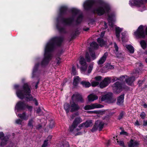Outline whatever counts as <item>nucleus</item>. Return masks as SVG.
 I'll use <instances>...</instances> for the list:
<instances>
[{
	"label": "nucleus",
	"mask_w": 147,
	"mask_h": 147,
	"mask_svg": "<svg viewBox=\"0 0 147 147\" xmlns=\"http://www.w3.org/2000/svg\"><path fill=\"white\" fill-rule=\"evenodd\" d=\"M72 101H71L70 105V111L72 112L78 110L79 109V106L75 104L74 101L78 102H83L84 101L82 96L76 93L73 95L72 96Z\"/></svg>",
	"instance_id": "nucleus-6"
},
{
	"label": "nucleus",
	"mask_w": 147,
	"mask_h": 147,
	"mask_svg": "<svg viewBox=\"0 0 147 147\" xmlns=\"http://www.w3.org/2000/svg\"><path fill=\"white\" fill-rule=\"evenodd\" d=\"M126 47L130 53H134V49L133 46L131 45H128L126 46Z\"/></svg>",
	"instance_id": "nucleus-30"
},
{
	"label": "nucleus",
	"mask_w": 147,
	"mask_h": 147,
	"mask_svg": "<svg viewBox=\"0 0 147 147\" xmlns=\"http://www.w3.org/2000/svg\"><path fill=\"white\" fill-rule=\"evenodd\" d=\"M93 65L94 63H93L90 64L88 67L87 72H86V71L85 73L83 74L87 75H89V74L91 72L93 69Z\"/></svg>",
	"instance_id": "nucleus-26"
},
{
	"label": "nucleus",
	"mask_w": 147,
	"mask_h": 147,
	"mask_svg": "<svg viewBox=\"0 0 147 147\" xmlns=\"http://www.w3.org/2000/svg\"><path fill=\"white\" fill-rule=\"evenodd\" d=\"M120 134L121 135H128L127 133L124 131H122L121 132H120Z\"/></svg>",
	"instance_id": "nucleus-56"
},
{
	"label": "nucleus",
	"mask_w": 147,
	"mask_h": 147,
	"mask_svg": "<svg viewBox=\"0 0 147 147\" xmlns=\"http://www.w3.org/2000/svg\"><path fill=\"white\" fill-rule=\"evenodd\" d=\"M34 121L33 119H30L28 121V125L31 128H33Z\"/></svg>",
	"instance_id": "nucleus-36"
},
{
	"label": "nucleus",
	"mask_w": 147,
	"mask_h": 147,
	"mask_svg": "<svg viewBox=\"0 0 147 147\" xmlns=\"http://www.w3.org/2000/svg\"><path fill=\"white\" fill-rule=\"evenodd\" d=\"M96 81L99 82L102 80V77L101 76H98L94 78Z\"/></svg>",
	"instance_id": "nucleus-44"
},
{
	"label": "nucleus",
	"mask_w": 147,
	"mask_h": 147,
	"mask_svg": "<svg viewBox=\"0 0 147 147\" xmlns=\"http://www.w3.org/2000/svg\"><path fill=\"white\" fill-rule=\"evenodd\" d=\"M83 18V16L82 14L79 15L76 20V25H78L80 24L82 22Z\"/></svg>",
	"instance_id": "nucleus-24"
},
{
	"label": "nucleus",
	"mask_w": 147,
	"mask_h": 147,
	"mask_svg": "<svg viewBox=\"0 0 147 147\" xmlns=\"http://www.w3.org/2000/svg\"><path fill=\"white\" fill-rule=\"evenodd\" d=\"M124 98V94H122L117 99V104L118 105H120L122 104L123 102Z\"/></svg>",
	"instance_id": "nucleus-27"
},
{
	"label": "nucleus",
	"mask_w": 147,
	"mask_h": 147,
	"mask_svg": "<svg viewBox=\"0 0 147 147\" xmlns=\"http://www.w3.org/2000/svg\"><path fill=\"white\" fill-rule=\"evenodd\" d=\"M124 113L123 112H121L120 114L119 117L118 119H120L122 118H123V115H124Z\"/></svg>",
	"instance_id": "nucleus-48"
},
{
	"label": "nucleus",
	"mask_w": 147,
	"mask_h": 147,
	"mask_svg": "<svg viewBox=\"0 0 147 147\" xmlns=\"http://www.w3.org/2000/svg\"><path fill=\"white\" fill-rule=\"evenodd\" d=\"M143 4V0H131L129 1V4L131 7L136 6L140 7Z\"/></svg>",
	"instance_id": "nucleus-11"
},
{
	"label": "nucleus",
	"mask_w": 147,
	"mask_h": 147,
	"mask_svg": "<svg viewBox=\"0 0 147 147\" xmlns=\"http://www.w3.org/2000/svg\"><path fill=\"white\" fill-rule=\"evenodd\" d=\"M26 104L23 102H18L16 104L15 107V111L16 114L20 111L22 110L25 109Z\"/></svg>",
	"instance_id": "nucleus-12"
},
{
	"label": "nucleus",
	"mask_w": 147,
	"mask_h": 147,
	"mask_svg": "<svg viewBox=\"0 0 147 147\" xmlns=\"http://www.w3.org/2000/svg\"><path fill=\"white\" fill-rule=\"evenodd\" d=\"M89 30V28H86L83 29V30L86 31H87Z\"/></svg>",
	"instance_id": "nucleus-61"
},
{
	"label": "nucleus",
	"mask_w": 147,
	"mask_h": 147,
	"mask_svg": "<svg viewBox=\"0 0 147 147\" xmlns=\"http://www.w3.org/2000/svg\"><path fill=\"white\" fill-rule=\"evenodd\" d=\"M133 74V76L129 77L127 76H121L119 78H115L113 79L114 81L119 80L115 82L113 85V89L114 91L117 92H121L123 88H126L124 83L123 82L125 81L129 85H131L133 82L135 80V77L137 78L139 75V72L136 71Z\"/></svg>",
	"instance_id": "nucleus-2"
},
{
	"label": "nucleus",
	"mask_w": 147,
	"mask_h": 147,
	"mask_svg": "<svg viewBox=\"0 0 147 147\" xmlns=\"http://www.w3.org/2000/svg\"><path fill=\"white\" fill-rule=\"evenodd\" d=\"M75 36L74 34H72L71 37V39H74L75 38V36Z\"/></svg>",
	"instance_id": "nucleus-60"
},
{
	"label": "nucleus",
	"mask_w": 147,
	"mask_h": 147,
	"mask_svg": "<svg viewBox=\"0 0 147 147\" xmlns=\"http://www.w3.org/2000/svg\"><path fill=\"white\" fill-rule=\"evenodd\" d=\"M4 135L2 132H0V139L2 140L1 142V145L3 146L6 144L7 140L6 137H4Z\"/></svg>",
	"instance_id": "nucleus-20"
},
{
	"label": "nucleus",
	"mask_w": 147,
	"mask_h": 147,
	"mask_svg": "<svg viewBox=\"0 0 147 147\" xmlns=\"http://www.w3.org/2000/svg\"><path fill=\"white\" fill-rule=\"evenodd\" d=\"M143 106L145 108H147V104L145 103L144 104Z\"/></svg>",
	"instance_id": "nucleus-64"
},
{
	"label": "nucleus",
	"mask_w": 147,
	"mask_h": 147,
	"mask_svg": "<svg viewBox=\"0 0 147 147\" xmlns=\"http://www.w3.org/2000/svg\"><path fill=\"white\" fill-rule=\"evenodd\" d=\"M14 87L16 90V94L19 98L21 99H25L27 101L33 100L36 105H38V102L36 100L35 98L33 99V98L30 94V87L27 83L24 84L22 88H20L19 86L18 85H15Z\"/></svg>",
	"instance_id": "nucleus-3"
},
{
	"label": "nucleus",
	"mask_w": 147,
	"mask_h": 147,
	"mask_svg": "<svg viewBox=\"0 0 147 147\" xmlns=\"http://www.w3.org/2000/svg\"><path fill=\"white\" fill-rule=\"evenodd\" d=\"M46 56V57H45L41 63V65L42 66H44L47 65L51 59V56Z\"/></svg>",
	"instance_id": "nucleus-18"
},
{
	"label": "nucleus",
	"mask_w": 147,
	"mask_h": 147,
	"mask_svg": "<svg viewBox=\"0 0 147 147\" xmlns=\"http://www.w3.org/2000/svg\"><path fill=\"white\" fill-rule=\"evenodd\" d=\"M96 58V56H85V57H81L79 60L81 65L80 69L82 73H85L86 71L87 65L86 61L88 62L93 60Z\"/></svg>",
	"instance_id": "nucleus-7"
},
{
	"label": "nucleus",
	"mask_w": 147,
	"mask_h": 147,
	"mask_svg": "<svg viewBox=\"0 0 147 147\" xmlns=\"http://www.w3.org/2000/svg\"><path fill=\"white\" fill-rule=\"evenodd\" d=\"M36 112L39 114V115H41L43 114L42 112L39 107L37 109Z\"/></svg>",
	"instance_id": "nucleus-45"
},
{
	"label": "nucleus",
	"mask_w": 147,
	"mask_h": 147,
	"mask_svg": "<svg viewBox=\"0 0 147 147\" xmlns=\"http://www.w3.org/2000/svg\"><path fill=\"white\" fill-rule=\"evenodd\" d=\"M106 58V56H103L98 61V64L101 65L103 64L105 61Z\"/></svg>",
	"instance_id": "nucleus-29"
},
{
	"label": "nucleus",
	"mask_w": 147,
	"mask_h": 147,
	"mask_svg": "<svg viewBox=\"0 0 147 147\" xmlns=\"http://www.w3.org/2000/svg\"><path fill=\"white\" fill-rule=\"evenodd\" d=\"M115 30L116 36L117 38H119L120 33L122 30V29L119 27H117L115 28Z\"/></svg>",
	"instance_id": "nucleus-22"
},
{
	"label": "nucleus",
	"mask_w": 147,
	"mask_h": 147,
	"mask_svg": "<svg viewBox=\"0 0 147 147\" xmlns=\"http://www.w3.org/2000/svg\"><path fill=\"white\" fill-rule=\"evenodd\" d=\"M75 33L74 34L75 36H77L79 34V30L77 28L75 31Z\"/></svg>",
	"instance_id": "nucleus-55"
},
{
	"label": "nucleus",
	"mask_w": 147,
	"mask_h": 147,
	"mask_svg": "<svg viewBox=\"0 0 147 147\" xmlns=\"http://www.w3.org/2000/svg\"><path fill=\"white\" fill-rule=\"evenodd\" d=\"M121 39L122 42L125 41V38L126 37L125 33V32H123L121 33Z\"/></svg>",
	"instance_id": "nucleus-40"
},
{
	"label": "nucleus",
	"mask_w": 147,
	"mask_h": 147,
	"mask_svg": "<svg viewBox=\"0 0 147 147\" xmlns=\"http://www.w3.org/2000/svg\"><path fill=\"white\" fill-rule=\"evenodd\" d=\"M63 40V38L61 37L51 38L45 46L44 55H52L51 54L55 51L56 47L61 46Z\"/></svg>",
	"instance_id": "nucleus-4"
},
{
	"label": "nucleus",
	"mask_w": 147,
	"mask_h": 147,
	"mask_svg": "<svg viewBox=\"0 0 147 147\" xmlns=\"http://www.w3.org/2000/svg\"><path fill=\"white\" fill-rule=\"evenodd\" d=\"M61 145L60 147H68L69 146L68 142H63L61 144Z\"/></svg>",
	"instance_id": "nucleus-39"
},
{
	"label": "nucleus",
	"mask_w": 147,
	"mask_h": 147,
	"mask_svg": "<svg viewBox=\"0 0 147 147\" xmlns=\"http://www.w3.org/2000/svg\"><path fill=\"white\" fill-rule=\"evenodd\" d=\"M80 79L78 76H75L74 78L73 84L75 86H77L79 82L80 81Z\"/></svg>",
	"instance_id": "nucleus-28"
},
{
	"label": "nucleus",
	"mask_w": 147,
	"mask_h": 147,
	"mask_svg": "<svg viewBox=\"0 0 147 147\" xmlns=\"http://www.w3.org/2000/svg\"><path fill=\"white\" fill-rule=\"evenodd\" d=\"M142 65V64L140 63H138L136 64V66L138 68L139 67H141Z\"/></svg>",
	"instance_id": "nucleus-58"
},
{
	"label": "nucleus",
	"mask_w": 147,
	"mask_h": 147,
	"mask_svg": "<svg viewBox=\"0 0 147 147\" xmlns=\"http://www.w3.org/2000/svg\"><path fill=\"white\" fill-rule=\"evenodd\" d=\"M49 142V141L48 139L45 140L42 145V147H47Z\"/></svg>",
	"instance_id": "nucleus-41"
},
{
	"label": "nucleus",
	"mask_w": 147,
	"mask_h": 147,
	"mask_svg": "<svg viewBox=\"0 0 147 147\" xmlns=\"http://www.w3.org/2000/svg\"><path fill=\"white\" fill-rule=\"evenodd\" d=\"M38 83H39V81H38L37 82H36L35 84V88L36 89L38 87Z\"/></svg>",
	"instance_id": "nucleus-62"
},
{
	"label": "nucleus",
	"mask_w": 147,
	"mask_h": 147,
	"mask_svg": "<svg viewBox=\"0 0 147 147\" xmlns=\"http://www.w3.org/2000/svg\"><path fill=\"white\" fill-rule=\"evenodd\" d=\"M140 44L142 48L144 49H145L147 47V44L144 40H142L140 42Z\"/></svg>",
	"instance_id": "nucleus-32"
},
{
	"label": "nucleus",
	"mask_w": 147,
	"mask_h": 147,
	"mask_svg": "<svg viewBox=\"0 0 147 147\" xmlns=\"http://www.w3.org/2000/svg\"><path fill=\"white\" fill-rule=\"evenodd\" d=\"M70 11L74 14V16H76L80 12V10L75 8H72L70 9Z\"/></svg>",
	"instance_id": "nucleus-31"
},
{
	"label": "nucleus",
	"mask_w": 147,
	"mask_h": 147,
	"mask_svg": "<svg viewBox=\"0 0 147 147\" xmlns=\"http://www.w3.org/2000/svg\"><path fill=\"white\" fill-rule=\"evenodd\" d=\"M110 82L111 80L109 78H105L100 83V87L101 88H105L107 86Z\"/></svg>",
	"instance_id": "nucleus-15"
},
{
	"label": "nucleus",
	"mask_w": 147,
	"mask_h": 147,
	"mask_svg": "<svg viewBox=\"0 0 147 147\" xmlns=\"http://www.w3.org/2000/svg\"><path fill=\"white\" fill-rule=\"evenodd\" d=\"M144 32L145 36L147 35V27L146 28Z\"/></svg>",
	"instance_id": "nucleus-63"
},
{
	"label": "nucleus",
	"mask_w": 147,
	"mask_h": 147,
	"mask_svg": "<svg viewBox=\"0 0 147 147\" xmlns=\"http://www.w3.org/2000/svg\"><path fill=\"white\" fill-rule=\"evenodd\" d=\"M103 106L97 103H94L90 105H87L84 107V109L85 110L92 109L96 108H102Z\"/></svg>",
	"instance_id": "nucleus-13"
},
{
	"label": "nucleus",
	"mask_w": 147,
	"mask_h": 147,
	"mask_svg": "<svg viewBox=\"0 0 147 147\" xmlns=\"http://www.w3.org/2000/svg\"><path fill=\"white\" fill-rule=\"evenodd\" d=\"M108 96L107 94V95H105L103 96L101 98V101H104L105 100L107 99V96Z\"/></svg>",
	"instance_id": "nucleus-49"
},
{
	"label": "nucleus",
	"mask_w": 147,
	"mask_h": 147,
	"mask_svg": "<svg viewBox=\"0 0 147 147\" xmlns=\"http://www.w3.org/2000/svg\"><path fill=\"white\" fill-rule=\"evenodd\" d=\"M88 100L90 102H93L94 100L98 99V97L96 95L93 94H91L88 96Z\"/></svg>",
	"instance_id": "nucleus-21"
},
{
	"label": "nucleus",
	"mask_w": 147,
	"mask_h": 147,
	"mask_svg": "<svg viewBox=\"0 0 147 147\" xmlns=\"http://www.w3.org/2000/svg\"><path fill=\"white\" fill-rule=\"evenodd\" d=\"M76 71L75 68L73 66L72 68V74L74 75H75L76 74Z\"/></svg>",
	"instance_id": "nucleus-52"
},
{
	"label": "nucleus",
	"mask_w": 147,
	"mask_h": 147,
	"mask_svg": "<svg viewBox=\"0 0 147 147\" xmlns=\"http://www.w3.org/2000/svg\"><path fill=\"white\" fill-rule=\"evenodd\" d=\"M61 59L59 57H57L56 59V61L57 62V63L58 65H59L61 62Z\"/></svg>",
	"instance_id": "nucleus-51"
},
{
	"label": "nucleus",
	"mask_w": 147,
	"mask_h": 147,
	"mask_svg": "<svg viewBox=\"0 0 147 147\" xmlns=\"http://www.w3.org/2000/svg\"><path fill=\"white\" fill-rule=\"evenodd\" d=\"M68 8L66 6H61L59 8V12L57 21L60 22L64 26H73L74 22V18L73 16L67 18H64L63 16L67 15Z\"/></svg>",
	"instance_id": "nucleus-5"
},
{
	"label": "nucleus",
	"mask_w": 147,
	"mask_h": 147,
	"mask_svg": "<svg viewBox=\"0 0 147 147\" xmlns=\"http://www.w3.org/2000/svg\"><path fill=\"white\" fill-rule=\"evenodd\" d=\"M105 67L107 68V69H113L114 67V66L109 64H107L105 65Z\"/></svg>",
	"instance_id": "nucleus-42"
},
{
	"label": "nucleus",
	"mask_w": 147,
	"mask_h": 147,
	"mask_svg": "<svg viewBox=\"0 0 147 147\" xmlns=\"http://www.w3.org/2000/svg\"><path fill=\"white\" fill-rule=\"evenodd\" d=\"M90 46L93 48L94 49H97L98 48V46L97 44L94 41L92 42L90 44Z\"/></svg>",
	"instance_id": "nucleus-35"
},
{
	"label": "nucleus",
	"mask_w": 147,
	"mask_h": 147,
	"mask_svg": "<svg viewBox=\"0 0 147 147\" xmlns=\"http://www.w3.org/2000/svg\"><path fill=\"white\" fill-rule=\"evenodd\" d=\"M97 42L99 44V45L100 47H102L105 44L104 40L102 38L100 37L98 38L97 39Z\"/></svg>",
	"instance_id": "nucleus-25"
},
{
	"label": "nucleus",
	"mask_w": 147,
	"mask_h": 147,
	"mask_svg": "<svg viewBox=\"0 0 147 147\" xmlns=\"http://www.w3.org/2000/svg\"><path fill=\"white\" fill-rule=\"evenodd\" d=\"M90 82L91 83V84L92 86L93 87L96 86L98 85L99 84V82L96 81L95 80H91L90 81Z\"/></svg>",
	"instance_id": "nucleus-37"
},
{
	"label": "nucleus",
	"mask_w": 147,
	"mask_h": 147,
	"mask_svg": "<svg viewBox=\"0 0 147 147\" xmlns=\"http://www.w3.org/2000/svg\"><path fill=\"white\" fill-rule=\"evenodd\" d=\"M94 4H99L101 5L94 9L92 11L93 13H96L99 16H101L106 13H108L110 9L108 3H105L102 0H88L84 4V8L85 10L89 11L92 8Z\"/></svg>",
	"instance_id": "nucleus-1"
},
{
	"label": "nucleus",
	"mask_w": 147,
	"mask_h": 147,
	"mask_svg": "<svg viewBox=\"0 0 147 147\" xmlns=\"http://www.w3.org/2000/svg\"><path fill=\"white\" fill-rule=\"evenodd\" d=\"M81 83L83 86L86 88H88L90 87L91 85V84L89 82L85 81H83Z\"/></svg>",
	"instance_id": "nucleus-33"
},
{
	"label": "nucleus",
	"mask_w": 147,
	"mask_h": 147,
	"mask_svg": "<svg viewBox=\"0 0 147 147\" xmlns=\"http://www.w3.org/2000/svg\"><path fill=\"white\" fill-rule=\"evenodd\" d=\"M54 126V123L53 121H51L49 125V127L51 128H53Z\"/></svg>",
	"instance_id": "nucleus-46"
},
{
	"label": "nucleus",
	"mask_w": 147,
	"mask_h": 147,
	"mask_svg": "<svg viewBox=\"0 0 147 147\" xmlns=\"http://www.w3.org/2000/svg\"><path fill=\"white\" fill-rule=\"evenodd\" d=\"M64 108L67 113L69 111V109H70V106L68 104L65 103L64 105Z\"/></svg>",
	"instance_id": "nucleus-38"
},
{
	"label": "nucleus",
	"mask_w": 147,
	"mask_h": 147,
	"mask_svg": "<svg viewBox=\"0 0 147 147\" xmlns=\"http://www.w3.org/2000/svg\"><path fill=\"white\" fill-rule=\"evenodd\" d=\"M87 112L89 113H98V112L96 111H88Z\"/></svg>",
	"instance_id": "nucleus-54"
},
{
	"label": "nucleus",
	"mask_w": 147,
	"mask_h": 147,
	"mask_svg": "<svg viewBox=\"0 0 147 147\" xmlns=\"http://www.w3.org/2000/svg\"><path fill=\"white\" fill-rule=\"evenodd\" d=\"M22 120L20 119H18L16 120V123L19 124H21Z\"/></svg>",
	"instance_id": "nucleus-50"
},
{
	"label": "nucleus",
	"mask_w": 147,
	"mask_h": 147,
	"mask_svg": "<svg viewBox=\"0 0 147 147\" xmlns=\"http://www.w3.org/2000/svg\"><path fill=\"white\" fill-rule=\"evenodd\" d=\"M59 22H60L59 21L58 22L57 21V23L56 25V27L57 29L58 30L59 33H66L67 32L66 31L64 27H61L60 26L58 23Z\"/></svg>",
	"instance_id": "nucleus-16"
},
{
	"label": "nucleus",
	"mask_w": 147,
	"mask_h": 147,
	"mask_svg": "<svg viewBox=\"0 0 147 147\" xmlns=\"http://www.w3.org/2000/svg\"><path fill=\"white\" fill-rule=\"evenodd\" d=\"M27 108L29 111H31L32 109V106H29L27 105H26L25 108Z\"/></svg>",
	"instance_id": "nucleus-53"
},
{
	"label": "nucleus",
	"mask_w": 147,
	"mask_h": 147,
	"mask_svg": "<svg viewBox=\"0 0 147 147\" xmlns=\"http://www.w3.org/2000/svg\"><path fill=\"white\" fill-rule=\"evenodd\" d=\"M104 123L101 120H98L96 121L95 123V125L91 130L93 132L96 130L98 129L100 131L103 128Z\"/></svg>",
	"instance_id": "nucleus-10"
},
{
	"label": "nucleus",
	"mask_w": 147,
	"mask_h": 147,
	"mask_svg": "<svg viewBox=\"0 0 147 147\" xmlns=\"http://www.w3.org/2000/svg\"><path fill=\"white\" fill-rule=\"evenodd\" d=\"M146 116V114L144 112H142L140 115V117L142 119H143L145 118Z\"/></svg>",
	"instance_id": "nucleus-47"
},
{
	"label": "nucleus",
	"mask_w": 147,
	"mask_h": 147,
	"mask_svg": "<svg viewBox=\"0 0 147 147\" xmlns=\"http://www.w3.org/2000/svg\"><path fill=\"white\" fill-rule=\"evenodd\" d=\"M139 144L136 141L131 140L128 144L129 147H138Z\"/></svg>",
	"instance_id": "nucleus-19"
},
{
	"label": "nucleus",
	"mask_w": 147,
	"mask_h": 147,
	"mask_svg": "<svg viewBox=\"0 0 147 147\" xmlns=\"http://www.w3.org/2000/svg\"><path fill=\"white\" fill-rule=\"evenodd\" d=\"M17 115L19 118L24 120H26L28 119V116L26 115L25 113H23L22 114H19Z\"/></svg>",
	"instance_id": "nucleus-23"
},
{
	"label": "nucleus",
	"mask_w": 147,
	"mask_h": 147,
	"mask_svg": "<svg viewBox=\"0 0 147 147\" xmlns=\"http://www.w3.org/2000/svg\"><path fill=\"white\" fill-rule=\"evenodd\" d=\"M134 34L137 39L144 38L145 35L143 26L142 25H140L134 32Z\"/></svg>",
	"instance_id": "nucleus-9"
},
{
	"label": "nucleus",
	"mask_w": 147,
	"mask_h": 147,
	"mask_svg": "<svg viewBox=\"0 0 147 147\" xmlns=\"http://www.w3.org/2000/svg\"><path fill=\"white\" fill-rule=\"evenodd\" d=\"M114 46L116 51L117 52L118 51V47L116 43H114Z\"/></svg>",
	"instance_id": "nucleus-57"
},
{
	"label": "nucleus",
	"mask_w": 147,
	"mask_h": 147,
	"mask_svg": "<svg viewBox=\"0 0 147 147\" xmlns=\"http://www.w3.org/2000/svg\"><path fill=\"white\" fill-rule=\"evenodd\" d=\"M117 142L118 144L121 146H122L123 147H125V146L124 145V143L122 141H119L117 139Z\"/></svg>",
	"instance_id": "nucleus-43"
},
{
	"label": "nucleus",
	"mask_w": 147,
	"mask_h": 147,
	"mask_svg": "<svg viewBox=\"0 0 147 147\" xmlns=\"http://www.w3.org/2000/svg\"><path fill=\"white\" fill-rule=\"evenodd\" d=\"M92 121L91 120H88L85 122L79 125V128H80V129L83 128H87L92 126Z\"/></svg>",
	"instance_id": "nucleus-14"
},
{
	"label": "nucleus",
	"mask_w": 147,
	"mask_h": 147,
	"mask_svg": "<svg viewBox=\"0 0 147 147\" xmlns=\"http://www.w3.org/2000/svg\"><path fill=\"white\" fill-rule=\"evenodd\" d=\"M82 121V119L80 117L76 118L74 121L72 125L69 127L70 131L73 133H75L76 132L80 130L79 127V125L78 126V125Z\"/></svg>",
	"instance_id": "nucleus-8"
},
{
	"label": "nucleus",
	"mask_w": 147,
	"mask_h": 147,
	"mask_svg": "<svg viewBox=\"0 0 147 147\" xmlns=\"http://www.w3.org/2000/svg\"><path fill=\"white\" fill-rule=\"evenodd\" d=\"M135 124L136 125L138 126L140 125H141V124H140V123H139L138 120H136V122H135Z\"/></svg>",
	"instance_id": "nucleus-59"
},
{
	"label": "nucleus",
	"mask_w": 147,
	"mask_h": 147,
	"mask_svg": "<svg viewBox=\"0 0 147 147\" xmlns=\"http://www.w3.org/2000/svg\"><path fill=\"white\" fill-rule=\"evenodd\" d=\"M108 4L109 6L110 9L109 10L108 13H104V14H107L108 17V20L109 22H112L113 20V18L115 17V14L113 13H112L110 14H109V13L111 11V7L110 5L108 3Z\"/></svg>",
	"instance_id": "nucleus-17"
},
{
	"label": "nucleus",
	"mask_w": 147,
	"mask_h": 147,
	"mask_svg": "<svg viewBox=\"0 0 147 147\" xmlns=\"http://www.w3.org/2000/svg\"><path fill=\"white\" fill-rule=\"evenodd\" d=\"M39 66L40 65L39 64L35 65L33 71L32 77H34V75L35 74V73L37 72Z\"/></svg>",
	"instance_id": "nucleus-34"
}]
</instances>
